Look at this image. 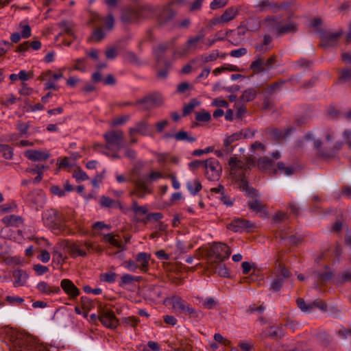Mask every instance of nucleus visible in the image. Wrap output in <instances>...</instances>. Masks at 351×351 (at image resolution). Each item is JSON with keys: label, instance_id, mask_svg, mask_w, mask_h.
Wrapping results in <instances>:
<instances>
[{"label": "nucleus", "instance_id": "a878e982", "mask_svg": "<svg viewBox=\"0 0 351 351\" xmlns=\"http://www.w3.org/2000/svg\"><path fill=\"white\" fill-rule=\"evenodd\" d=\"M294 130L293 128H289L282 132L277 128H268L266 130L267 134L271 136L275 140L287 138Z\"/></svg>", "mask_w": 351, "mask_h": 351}, {"label": "nucleus", "instance_id": "dca6fc26", "mask_svg": "<svg viewBox=\"0 0 351 351\" xmlns=\"http://www.w3.org/2000/svg\"><path fill=\"white\" fill-rule=\"evenodd\" d=\"M223 262L219 261H208L209 269L221 277L228 278L230 276V269Z\"/></svg>", "mask_w": 351, "mask_h": 351}, {"label": "nucleus", "instance_id": "cd10ccee", "mask_svg": "<svg viewBox=\"0 0 351 351\" xmlns=\"http://www.w3.org/2000/svg\"><path fill=\"white\" fill-rule=\"evenodd\" d=\"M249 208L256 213H260L265 216L267 215V207L258 199H254L247 203Z\"/></svg>", "mask_w": 351, "mask_h": 351}, {"label": "nucleus", "instance_id": "6e6d98bb", "mask_svg": "<svg viewBox=\"0 0 351 351\" xmlns=\"http://www.w3.org/2000/svg\"><path fill=\"white\" fill-rule=\"evenodd\" d=\"M132 210L135 214L145 215L148 210L145 206H138L137 202L134 200L132 204Z\"/></svg>", "mask_w": 351, "mask_h": 351}, {"label": "nucleus", "instance_id": "3c124183", "mask_svg": "<svg viewBox=\"0 0 351 351\" xmlns=\"http://www.w3.org/2000/svg\"><path fill=\"white\" fill-rule=\"evenodd\" d=\"M219 57V53L217 50H213L209 54H204L201 56L203 62L206 63L215 61Z\"/></svg>", "mask_w": 351, "mask_h": 351}, {"label": "nucleus", "instance_id": "09e8293b", "mask_svg": "<svg viewBox=\"0 0 351 351\" xmlns=\"http://www.w3.org/2000/svg\"><path fill=\"white\" fill-rule=\"evenodd\" d=\"M59 27L62 31L69 36H73V25L69 21H62L59 23Z\"/></svg>", "mask_w": 351, "mask_h": 351}, {"label": "nucleus", "instance_id": "f03ea898", "mask_svg": "<svg viewBox=\"0 0 351 351\" xmlns=\"http://www.w3.org/2000/svg\"><path fill=\"white\" fill-rule=\"evenodd\" d=\"M162 178V173L158 171H153L148 177H142L136 179L134 182V190L130 193V195H136L138 198H143L147 194L152 193L148 183Z\"/></svg>", "mask_w": 351, "mask_h": 351}, {"label": "nucleus", "instance_id": "603ef678", "mask_svg": "<svg viewBox=\"0 0 351 351\" xmlns=\"http://www.w3.org/2000/svg\"><path fill=\"white\" fill-rule=\"evenodd\" d=\"M105 37V32L101 27L96 28L90 37V40L99 42Z\"/></svg>", "mask_w": 351, "mask_h": 351}, {"label": "nucleus", "instance_id": "c756f323", "mask_svg": "<svg viewBox=\"0 0 351 351\" xmlns=\"http://www.w3.org/2000/svg\"><path fill=\"white\" fill-rule=\"evenodd\" d=\"M36 288L38 290L45 294H51V293H58L60 292V289L58 287H51L45 282H39Z\"/></svg>", "mask_w": 351, "mask_h": 351}, {"label": "nucleus", "instance_id": "2f4dec72", "mask_svg": "<svg viewBox=\"0 0 351 351\" xmlns=\"http://www.w3.org/2000/svg\"><path fill=\"white\" fill-rule=\"evenodd\" d=\"M23 218L20 216L11 215L3 218L2 222L6 226L19 227L23 223Z\"/></svg>", "mask_w": 351, "mask_h": 351}, {"label": "nucleus", "instance_id": "864d4df0", "mask_svg": "<svg viewBox=\"0 0 351 351\" xmlns=\"http://www.w3.org/2000/svg\"><path fill=\"white\" fill-rule=\"evenodd\" d=\"M210 119V114L204 110L201 112H196L195 119L199 122H208Z\"/></svg>", "mask_w": 351, "mask_h": 351}, {"label": "nucleus", "instance_id": "4d7b16f0", "mask_svg": "<svg viewBox=\"0 0 351 351\" xmlns=\"http://www.w3.org/2000/svg\"><path fill=\"white\" fill-rule=\"evenodd\" d=\"M199 105V102L195 99H192L188 104H186L183 109V115L186 116L189 114L193 109Z\"/></svg>", "mask_w": 351, "mask_h": 351}, {"label": "nucleus", "instance_id": "412c9836", "mask_svg": "<svg viewBox=\"0 0 351 351\" xmlns=\"http://www.w3.org/2000/svg\"><path fill=\"white\" fill-rule=\"evenodd\" d=\"M25 156L32 161H43L47 160L50 154L47 151L28 149L25 152Z\"/></svg>", "mask_w": 351, "mask_h": 351}, {"label": "nucleus", "instance_id": "9d476101", "mask_svg": "<svg viewBox=\"0 0 351 351\" xmlns=\"http://www.w3.org/2000/svg\"><path fill=\"white\" fill-rule=\"evenodd\" d=\"M92 247L93 244L90 242L83 241H77L66 245V248L73 257H85L87 255L86 250H89Z\"/></svg>", "mask_w": 351, "mask_h": 351}, {"label": "nucleus", "instance_id": "a18cd8bd", "mask_svg": "<svg viewBox=\"0 0 351 351\" xmlns=\"http://www.w3.org/2000/svg\"><path fill=\"white\" fill-rule=\"evenodd\" d=\"M27 338L25 336L21 335L18 337L14 343L16 351H23V350L26 349L27 347Z\"/></svg>", "mask_w": 351, "mask_h": 351}, {"label": "nucleus", "instance_id": "7c9ffc66", "mask_svg": "<svg viewBox=\"0 0 351 351\" xmlns=\"http://www.w3.org/2000/svg\"><path fill=\"white\" fill-rule=\"evenodd\" d=\"M250 69L256 73L265 71L263 58L260 55H257L255 60L251 63Z\"/></svg>", "mask_w": 351, "mask_h": 351}, {"label": "nucleus", "instance_id": "338daca9", "mask_svg": "<svg viewBox=\"0 0 351 351\" xmlns=\"http://www.w3.org/2000/svg\"><path fill=\"white\" fill-rule=\"evenodd\" d=\"M81 304L82 308L87 311H90L93 306V301L87 297L81 298Z\"/></svg>", "mask_w": 351, "mask_h": 351}, {"label": "nucleus", "instance_id": "58836bf2", "mask_svg": "<svg viewBox=\"0 0 351 351\" xmlns=\"http://www.w3.org/2000/svg\"><path fill=\"white\" fill-rule=\"evenodd\" d=\"M338 72L339 84H345L351 80V68L344 67Z\"/></svg>", "mask_w": 351, "mask_h": 351}, {"label": "nucleus", "instance_id": "393cba45", "mask_svg": "<svg viewBox=\"0 0 351 351\" xmlns=\"http://www.w3.org/2000/svg\"><path fill=\"white\" fill-rule=\"evenodd\" d=\"M286 82L287 81L285 80L276 81L267 86L265 88H263L261 90V93L263 95H267L269 97L276 93L277 91L280 90L282 86L286 83Z\"/></svg>", "mask_w": 351, "mask_h": 351}, {"label": "nucleus", "instance_id": "4c0bfd02", "mask_svg": "<svg viewBox=\"0 0 351 351\" xmlns=\"http://www.w3.org/2000/svg\"><path fill=\"white\" fill-rule=\"evenodd\" d=\"M246 29L243 27H239L235 32H234L231 36L232 38V43L234 45L239 44V42L244 39Z\"/></svg>", "mask_w": 351, "mask_h": 351}, {"label": "nucleus", "instance_id": "20e7f679", "mask_svg": "<svg viewBox=\"0 0 351 351\" xmlns=\"http://www.w3.org/2000/svg\"><path fill=\"white\" fill-rule=\"evenodd\" d=\"M265 23L269 29L276 31L279 35L294 33L298 31L297 25L295 23L289 22L282 25L280 18L276 16L267 18Z\"/></svg>", "mask_w": 351, "mask_h": 351}, {"label": "nucleus", "instance_id": "f257e3e1", "mask_svg": "<svg viewBox=\"0 0 351 351\" xmlns=\"http://www.w3.org/2000/svg\"><path fill=\"white\" fill-rule=\"evenodd\" d=\"M228 165L230 167L231 174L240 180V189L246 191L248 188V183L245 180L246 174L252 167L255 166V161L252 158H246L245 160H239L237 157H231Z\"/></svg>", "mask_w": 351, "mask_h": 351}, {"label": "nucleus", "instance_id": "1a4fd4ad", "mask_svg": "<svg viewBox=\"0 0 351 351\" xmlns=\"http://www.w3.org/2000/svg\"><path fill=\"white\" fill-rule=\"evenodd\" d=\"M152 8L149 6L143 8H127L123 10L121 14V20L124 22H134L140 19L144 18V12L152 11Z\"/></svg>", "mask_w": 351, "mask_h": 351}, {"label": "nucleus", "instance_id": "37998d69", "mask_svg": "<svg viewBox=\"0 0 351 351\" xmlns=\"http://www.w3.org/2000/svg\"><path fill=\"white\" fill-rule=\"evenodd\" d=\"M314 274L315 275V278H317V281L322 285L326 283L333 277V274L332 271H326L324 273L315 272Z\"/></svg>", "mask_w": 351, "mask_h": 351}, {"label": "nucleus", "instance_id": "ddd939ff", "mask_svg": "<svg viewBox=\"0 0 351 351\" xmlns=\"http://www.w3.org/2000/svg\"><path fill=\"white\" fill-rule=\"evenodd\" d=\"M162 103L163 100L160 95L154 93L138 99L136 104L142 105L143 109L147 110L160 106Z\"/></svg>", "mask_w": 351, "mask_h": 351}, {"label": "nucleus", "instance_id": "a19ab883", "mask_svg": "<svg viewBox=\"0 0 351 351\" xmlns=\"http://www.w3.org/2000/svg\"><path fill=\"white\" fill-rule=\"evenodd\" d=\"M174 138L178 141H187L189 143H193L196 141V138L189 135L187 132L179 131L175 134Z\"/></svg>", "mask_w": 351, "mask_h": 351}, {"label": "nucleus", "instance_id": "423d86ee", "mask_svg": "<svg viewBox=\"0 0 351 351\" xmlns=\"http://www.w3.org/2000/svg\"><path fill=\"white\" fill-rule=\"evenodd\" d=\"M106 141L105 149L111 150L112 147L119 150L123 147L124 134L123 131L110 130L104 134Z\"/></svg>", "mask_w": 351, "mask_h": 351}, {"label": "nucleus", "instance_id": "bb28decb", "mask_svg": "<svg viewBox=\"0 0 351 351\" xmlns=\"http://www.w3.org/2000/svg\"><path fill=\"white\" fill-rule=\"evenodd\" d=\"M13 276L15 278L14 282V287H17L23 286L25 284L29 276L25 271L22 269H16L14 271Z\"/></svg>", "mask_w": 351, "mask_h": 351}, {"label": "nucleus", "instance_id": "8fccbe9b", "mask_svg": "<svg viewBox=\"0 0 351 351\" xmlns=\"http://www.w3.org/2000/svg\"><path fill=\"white\" fill-rule=\"evenodd\" d=\"M28 198L35 205H39L43 200V196L38 191L31 192L28 195Z\"/></svg>", "mask_w": 351, "mask_h": 351}, {"label": "nucleus", "instance_id": "f3484780", "mask_svg": "<svg viewBox=\"0 0 351 351\" xmlns=\"http://www.w3.org/2000/svg\"><path fill=\"white\" fill-rule=\"evenodd\" d=\"M176 12L169 5H166L160 11L157 23L160 26H165L167 25L174 17Z\"/></svg>", "mask_w": 351, "mask_h": 351}, {"label": "nucleus", "instance_id": "bf43d9fd", "mask_svg": "<svg viewBox=\"0 0 351 351\" xmlns=\"http://www.w3.org/2000/svg\"><path fill=\"white\" fill-rule=\"evenodd\" d=\"M117 276V274L116 273L110 271L102 274L100 278L104 282L112 283L116 280Z\"/></svg>", "mask_w": 351, "mask_h": 351}, {"label": "nucleus", "instance_id": "a211bd4d", "mask_svg": "<svg viewBox=\"0 0 351 351\" xmlns=\"http://www.w3.org/2000/svg\"><path fill=\"white\" fill-rule=\"evenodd\" d=\"M176 40V39L175 38H172L154 48V56L158 64L164 59L165 51L175 44Z\"/></svg>", "mask_w": 351, "mask_h": 351}, {"label": "nucleus", "instance_id": "0eeeda50", "mask_svg": "<svg viewBox=\"0 0 351 351\" xmlns=\"http://www.w3.org/2000/svg\"><path fill=\"white\" fill-rule=\"evenodd\" d=\"M230 247L225 243H217L213 244L208 252V261H224L230 256Z\"/></svg>", "mask_w": 351, "mask_h": 351}, {"label": "nucleus", "instance_id": "13d9d810", "mask_svg": "<svg viewBox=\"0 0 351 351\" xmlns=\"http://www.w3.org/2000/svg\"><path fill=\"white\" fill-rule=\"evenodd\" d=\"M16 208L14 202L6 203L0 206V214H4L13 211Z\"/></svg>", "mask_w": 351, "mask_h": 351}, {"label": "nucleus", "instance_id": "680f3d73", "mask_svg": "<svg viewBox=\"0 0 351 351\" xmlns=\"http://www.w3.org/2000/svg\"><path fill=\"white\" fill-rule=\"evenodd\" d=\"M171 67V62L165 61V67L158 70L157 72V77L159 78H166L169 73V70Z\"/></svg>", "mask_w": 351, "mask_h": 351}, {"label": "nucleus", "instance_id": "b1692460", "mask_svg": "<svg viewBox=\"0 0 351 351\" xmlns=\"http://www.w3.org/2000/svg\"><path fill=\"white\" fill-rule=\"evenodd\" d=\"M135 259L138 264V269L143 272H146L148 270L150 254L146 252H139L136 256Z\"/></svg>", "mask_w": 351, "mask_h": 351}, {"label": "nucleus", "instance_id": "de8ad7c7", "mask_svg": "<svg viewBox=\"0 0 351 351\" xmlns=\"http://www.w3.org/2000/svg\"><path fill=\"white\" fill-rule=\"evenodd\" d=\"M140 278L141 277H135L128 274H123L121 278L119 286L123 287L125 285L132 284L133 282H138Z\"/></svg>", "mask_w": 351, "mask_h": 351}, {"label": "nucleus", "instance_id": "2eb2a0df", "mask_svg": "<svg viewBox=\"0 0 351 351\" xmlns=\"http://www.w3.org/2000/svg\"><path fill=\"white\" fill-rule=\"evenodd\" d=\"M343 142L338 141L335 143L332 147H329L325 145L322 147L318 148L317 155L319 158L325 160L335 158L339 154V152L341 149Z\"/></svg>", "mask_w": 351, "mask_h": 351}, {"label": "nucleus", "instance_id": "79ce46f5", "mask_svg": "<svg viewBox=\"0 0 351 351\" xmlns=\"http://www.w3.org/2000/svg\"><path fill=\"white\" fill-rule=\"evenodd\" d=\"M103 241L106 243H109L114 247L121 249L122 250H125V245L121 244L120 241L114 238L112 234H106L103 236Z\"/></svg>", "mask_w": 351, "mask_h": 351}, {"label": "nucleus", "instance_id": "6ab92c4d", "mask_svg": "<svg viewBox=\"0 0 351 351\" xmlns=\"http://www.w3.org/2000/svg\"><path fill=\"white\" fill-rule=\"evenodd\" d=\"M150 125L145 120H142L137 122L134 127L130 128L129 134L132 137L136 133L140 134L143 136L151 135L149 131Z\"/></svg>", "mask_w": 351, "mask_h": 351}, {"label": "nucleus", "instance_id": "4be33fe9", "mask_svg": "<svg viewBox=\"0 0 351 351\" xmlns=\"http://www.w3.org/2000/svg\"><path fill=\"white\" fill-rule=\"evenodd\" d=\"M343 34V32L339 31L336 33L322 32V43L324 47H330L337 40V39Z\"/></svg>", "mask_w": 351, "mask_h": 351}, {"label": "nucleus", "instance_id": "aec40b11", "mask_svg": "<svg viewBox=\"0 0 351 351\" xmlns=\"http://www.w3.org/2000/svg\"><path fill=\"white\" fill-rule=\"evenodd\" d=\"M61 288L72 299L80 295L79 289L69 279H63L60 282Z\"/></svg>", "mask_w": 351, "mask_h": 351}, {"label": "nucleus", "instance_id": "6e6552de", "mask_svg": "<svg viewBox=\"0 0 351 351\" xmlns=\"http://www.w3.org/2000/svg\"><path fill=\"white\" fill-rule=\"evenodd\" d=\"M205 162L204 168L206 178L210 181L218 180L222 171V167L219 161L214 158H210L206 160Z\"/></svg>", "mask_w": 351, "mask_h": 351}, {"label": "nucleus", "instance_id": "5701e85b", "mask_svg": "<svg viewBox=\"0 0 351 351\" xmlns=\"http://www.w3.org/2000/svg\"><path fill=\"white\" fill-rule=\"evenodd\" d=\"M242 138H243V132L242 131L235 132V133L228 136L224 140L223 152H226V154L231 153L233 151V147L231 145L232 143L241 139Z\"/></svg>", "mask_w": 351, "mask_h": 351}, {"label": "nucleus", "instance_id": "c85d7f7f", "mask_svg": "<svg viewBox=\"0 0 351 351\" xmlns=\"http://www.w3.org/2000/svg\"><path fill=\"white\" fill-rule=\"evenodd\" d=\"M99 205L102 208H121V204L119 201H115L105 195L100 197Z\"/></svg>", "mask_w": 351, "mask_h": 351}, {"label": "nucleus", "instance_id": "052dcab7", "mask_svg": "<svg viewBox=\"0 0 351 351\" xmlns=\"http://www.w3.org/2000/svg\"><path fill=\"white\" fill-rule=\"evenodd\" d=\"M314 308H319L322 311H326L327 308V304L322 300L317 299L310 303L311 310L313 309Z\"/></svg>", "mask_w": 351, "mask_h": 351}, {"label": "nucleus", "instance_id": "0e129e2a", "mask_svg": "<svg viewBox=\"0 0 351 351\" xmlns=\"http://www.w3.org/2000/svg\"><path fill=\"white\" fill-rule=\"evenodd\" d=\"M47 168V166H45L43 165H37L34 168L27 169L26 171L32 174H43L44 171Z\"/></svg>", "mask_w": 351, "mask_h": 351}, {"label": "nucleus", "instance_id": "69168bd1", "mask_svg": "<svg viewBox=\"0 0 351 351\" xmlns=\"http://www.w3.org/2000/svg\"><path fill=\"white\" fill-rule=\"evenodd\" d=\"M342 136L349 149L351 150V130L347 129L344 130ZM348 160L350 162H351V156L348 158Z\"/></svg>", "mask_w": 351, "mask_h": 351}, {"label": "nucleus", "instance_id": "9b49d317", "mask_svg": "<svg viewBox=\"0 0 351 351\" xmlns=\"http://www.w3.org/2000/svg\"><path fill=\"white\" fill-rule=\"evenodd\" d=\"M256 228V225L250 220L235 218L227 224V228L234 232H250Z\"/></svg>", "mask_w": 351, "mask_h": 351}, {"label": "nucleus", "instance_id": "ea45409f", "mask_svg": "<svg viewBox=\"0 0 351 351\" xmlns=\"http://www.w3.org/2000/svg\"><path fill=\"white\" fill-rule=\"evenodd\" d=\"M273 165V161L267 157L260 158L257 162L258 169L263 171L271 169Z\"/></svg>", "mask_w": 351, "mask_h": 351}, {"label": "nucleus", "instance_id": "5fc2aeb1", "mask_svg": "<svg viewBox=\"0 0 351 351\" xmlns=\"http://www.w3.org/2000/svg\"><path fill=\"white\" fill-rule=\"evenodd\" d=\"M99 21L104 22L106 27L108 30H111L114 26V17L112 14H109L106 18L103 19L101 17L97 16Z\"/></svg>", "mask_w": 351, "mask_h": 351}, {"label": "nucleus", "instance_id": "c03bdc74", "mask_svg": "<svg viewBox=\"0 0 351 351\" xmlns=\"http://www.w3.org/2000/svg\"><path fill=\"white\" fill-rule=\"evenodd\" d=\"M278 169L273 170V174L276 175L279 170L282 173H284L286 176H291L294 172V169L291 167H285V164L282 162H279L277 164Z\"/></svg>", "mask_w": 351, "mask_h": 351}, {"label": "nucleus", "instance_id": "39448f33", "mask_svg": "<svg viewBox=\"0 0 351 351\" xmlns=\"http://www.w3.org/2000/svg\"><path fill=\"white\" fill-rule=\"evenodd\" d=\"M274 276L270 283L269 290L272 292H278L282 288L285 280L291 276V272L281 264H278L276 267Z\"/></svg>", "mask_w": 351, "mask_h": 351}, {"label": "nucleus", "instance_id": "49530a36", "mask_svg": "<svg viewBox=\"0 0 351 351\" xmlns=\"http://www.w3.org/2000/svg\"><path fill=\"white\" fill-rule=\"evenodd\" d=\"M186 187L192 195H196L202 189V184L199 180H195L187 182Z\"/></svg>", "mask_w": 351, "mask_h": 351}, {"label": "nucleus", "instance_id": "e2e57ef3", "mask_svg": "<svg viewBox=\"0 0 351 351\" xmlns=\"http://www.w3.org/2000/svg\"><path fill=\"white\" fill-rule=\"evenodd\" d=\"M122 265L130 271H135L138 269L136 260H128L123 263Z\"/></svg>", "mask_w": 351, "mask_h": 351}, {"label": "nucleus", "instance_id": "e433bc0d", "mask_svg": "<svg viewBox=\"0 0 351 351\" xmlns=\"http://www.w3.org/2000/svg\"><path fill=\"white\" fill-rule=\"evenodd\" d=\"M237 10L234 7L227 8L220 17L221 23H228L234 19L237 14Z\"/></svg>", "mask_w": 351, "mask_h": 351}, {"label": "nucleus", "instance_id": "774afa93", "mask_svg": "<svg viewBox=\"0 0 351 351\" xmlns=\"http://www.w3.org/2000/svg\"><path fill=\"white\" fill-rule=\"evenodd\" d=\"M53 262L60 265L64 262V258L63 257L62 254L58 250H54L53 252Z\"/></svg>", "mask_w": 351, "mask_h": 351}, {"label": "nucleus", "instance_id": "72a5a7b5", "mask_svg": "<svg viewBox=\"0 0 351 351\" xmlns=\"http://www.w3.org/2000/svg\"><path fill=\"white\" fill-rule=\"evenodd\" d=\"M263 335L265 337H270L272 339H281L282 337H284V332L282 330V326H272L269 327L267 332L263 333Z\"/></svg>", "mask_w": 351, "mask_h": 351}, {"label": "nucleus", "instance_id": "c9c22d12", "mask_svg": "<svg viewBox=\"0 0 351 351\" xmlns=\"http://www.w3.org/2000/svg\"><path fill=\"white\" fill-rule=\"evenodd\" d=\"M172 304L173 308L180 313H183L189 306V304L178 296H173L172 298Z\"/></svg>", "mask_w": 351, "mask_h": 351}, {"label": "nucleus", "instance_id": "7ed1b4c3", "mask_svg": "<svg viewBox=\"0 0 351 351\" xmlns=\"http://www.w3.org/2000/svg\"><path fill=\"white\" fill-rule=\"evenodd\" d=\"M43 220L45 226L61 233L65 231V227L62 223V218L60 213L55 209L47 210L43 213Z\"/></svg>", "mask_w": 351, "mask_h": 351}, {"label": "nucleus", "instance_id": "473e14b6", "mask_svg": "<svg viewBox=\"0 0 351 351\" xmlns=\"http://www.w3.org/2000/svg\"><path fill=\"white\" fill-rule=\"evenodd\" d=\"M258 93V90L256 88H249L243 91L240 97V100L242 102L253 101L256 97Z\"/></svg>", "mask_w": 351, "mask_h": 351}, {"label": "nucleus", "instance_id": "f8f14e48", "mask_svg": "<svg viewBox=\"0 0 351 351\" xmlns=\"http://www.w3.org/2000/svg\"><path fill=\"white\" fill-rule=\"evenodd\" d=\"M203 38L204 35L191 37L179 51L173 52V56L182 57L194 52L198 48V43L203 40Z\"/></svg>", "mask_w": 351, "mask_h": 351}, {"label": "nucleus", "instance_id": "f704fd0d", "mask_svg": "<svg viewBox=\"0 0 351 351\" xmlns=\"http://www.w3.org/2000/svg\"><path fill=\"white\" fill-rule=\"evenodd\" d=\"M162 289L160 286L152 285L149 287L147 289L148 296L153 300H158L162 298Z\"/></svg>", "mask_w": 351, "mask_h": 351}, {"label": "nucleus", "instance_id": "4468645a", "mask_svg": "<svg viewBox=\"0 0 351 351\" xmlns=\"http://www.w3.org/2000/svg\"><path fill=\"white\" fill-rule=\"evenodd\" d=\"M99 321L106 326L110 328H115L118 326L119 320L114 315V312L109 308H101L99 315Z\"/></svg>", "mask_w": 351, "mask_h": 351}]
</instances>
